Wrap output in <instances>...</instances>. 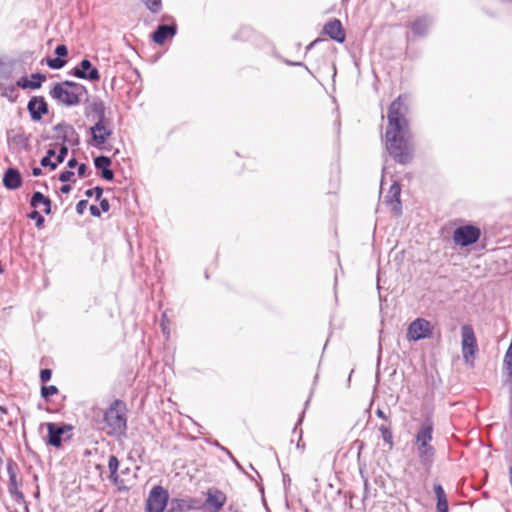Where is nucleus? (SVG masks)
Returning <instances> with one entry per match:
<instances>
[{"mask_svg":"<svg viewBox=\"0 0 512 512\" xmlns=\"http://www.w3.org/2000/svg\"><path fill=\"white\" fill-rule=\"evenodd\" d=\"M502 372L504 376L503 383L508 385L512 383V350H507L502 365Z\"/></svg>","mask_w":512,"mask_h":512,"instance_id":"obj_26","label":"nucleus"},{"mask_svg":"<svg viewBox=\"0 0 512 512\" xmlns=\"http://www.w3.org/2000/svg\"><path fill=\"white\" fill-rule=\"evenodd\" d=\"M71 191V186L69 184H63L60 187V192L63 194H68Z\"/></svg>","mask_w":512,"mask_h":512,"instance_id":"obj_57","label":"nucleus"},{"mask_svg":"<svg viewBox=\"0 0 512 512\" xmlns=\"http://www.w3.org/2000/svg\"><path fill=\"white\" fill-rule=\"evenodd\" d=\"M59 84L62 85V88H67L69 90L75 91L77 93H81L83 95L88 94L87 88L80 83H77V82H74L71 80H65L63 82H60Z\"/></svg>","mask_w":512,"mask_h":512,"instance_id":"obj_30","label":"nucleus"},{"mask_svg":"<svg viewBox=\"0 0 512 512\" xmlns=\"http://www.w3.org/2000/svg\"><path fill=\"white\" fill-rule=\"evenodd\" d=\"M94 166L96 169L102 171V169H107L111 166L112 160L110 157L105 155H99L93 160Z\"/></svg>","mask_w":512,"mask_h":512,"instance_id":"obj_32","label":"nucleus"},{"mask_svg":"<svg viewBox=\"0 0 512 512\" xmlns=\"http://www.w3.org/2000/svg\"><path fill=\"white\" fill-rule=\"evenodd\" d=\"M249 31H250V30H249L248 28H243V29L240 31V33H241V34H246V33H248Z\"/></svg>","mask_w":512,"mask_h":512,"instance_id":"obj_62","label":"nucleus"},{"mask_svg":"<svg viewBox=\"0 0 512 512\" xmlns=\"http://www.w3.org/2000/svg\"><path fill=\"white\" fill-rule=\"evenodd\" d=\"M376 415H377L379 418L383 419L386 423H389V422H390V421L388 420V417L386 416V414L384 413V411H383L382 409L378 408V409L376 410Z\"/></svg>","mask_w":512,"mask_h":512,"instance_id":"obj_54","label":"nucleus"},{"mask_svg":"<svg viewBox=\"0 0 512 512\" xmlns=\"http://www.w3.org/2000/svg\"><path fill=\"white\" fill-rule=\"evenodd\" d=\"M69 145L67 144H61L60 148H59V151H58V154L56 155V163L57 165L58 164H61L64 162L67 154H68V151H69V148H68Z\"/></svg>","mask_w":512,"mask_h":512,"instance_id":"obj_38","label":"nucleus"},{"mask_svg":"<svg viewBox=\"0 0 512 512\" xmlns=\"http://www.w3.org/2000/svg\"><path fill=\"white\" fill-rule=\"evenodd\" d=\"M99 202H100V210H101L102 212H108V211H109V209H110V204H109L108 199H106V198H102V199H101V198H100V199H99Z\"/></svg>","mask_w":512,"mask_h":512,"instance_id":"obj_50","label":"nucleus"},{"mask_svg":"<svg viewBox=\"0 0 512 512\" xmlns=\"http://www.w3.org/2000/svg\"><path fill=\"white\" fill-rule=\"evenodd\" d=\"M69 75L89 81H98L100 79L98 69L92 66L91 61L88 59L81 60L79 65L69 72Z\"/></svg>","mask_w":512,"mask_h":512,"instance_id":"obj_12","label":"nucleus"},{"mask_svg":"<svg viewBox=\"0 0 512 512\" xmlns=\"http://www.w3.org/2000/svg\"><path fill=\"white\" fill-rule=\"evenodd\" d=\"M462 336V354L466 362L469 361V357H474L478 351L477 340L473 327L469 324H464L461 327Z\"/></svg>","mask_w":512,"mask_h":512,"instance_id":"obj_6","label":"nucleus"},{"mask_svg":"<svg viewBox=\"0 0 512 512\" xmlns=\"http://www.w3.org/2000/svg\"><path fill=\"white\" fill-rule=\"evenodd\" d=\"M324 40L321 38H317L314 41H312L307 47H306V53L310 51L312 48H314L318 43L323 42Z\"/></svg>","mask_w":512,"mask_h":512,"instance_id":"obj_55","label":"nucleus"},{"mask_svg":"<svg viewBox=\"0 0 512 512\" xmlns=\"http://www.w3.org/2000/svg\"><path fill=\"white\" fill-rule=\"evenodd\" d=\"M3 185L8 190H16L22 185V176L17 168L9 167L3 175Z\"/></svg>","mask_w":512,"mask_h":512,"instance_id":"obj_20","label":"nucleus"},{"mask_svg":"<svg viewBox=\"0 0 512 512\" xmlns=\"http://www.w3.org/2000/svg\"><path fill=\"white\" fill-rule=\"evenodd\" d=\"M1 96L7 98L11 103L18 99V93L15 85H0Z\"/></svg>","mask_w":512,"mask_h":512,"instance_id":"obj_28","label":"nucleus"},{"mask_svg":"<svg viewBox=\"0 0 512 512\" xmlns=\"http://www.w3.org/2000/svg\"><path fill=\"white\" fill-rule=\"evenodd\" d=\"M127 407L120 399L113 400L105 410L103 419L108 428L107 435L121 438L127 433Z\"/></svg>","mask_w":512,"mask_h":512,"instance_id":"obj_2","label":"nucleus"},{"mask_svg":"<svg viewBox=\"0 0 512 512\" xmlns=\"http://www.w3.org/2000/svg\"><path fill=\"white\" fill-rule=\"evenodd\" d=\"M110 122H95L90 127L91 141L90 144L97 148H102L107 140L112 136L113 130L109 127Z\"/></svg>","mask_w":512,"mask_h":512,"instance_id":"obj_8","label":"nucleus"},{"mask_svg":"<svg viewBox=\"0 0 512 512\" xmlns=\"http://www.w3.org/2000/svg\"><path fill=\"white\" fill-rule=\"evenodd\" d=\"M169 503V493L161 485H155L150 490L145 501V512H164L167 511Z\"/></svg>","mask_w":512,"mask_h":512,"instance_id":"obj_3","label":"nucleus"},{"mask_svg":"<svg viewBox=\"0 0 512 512\" xmlns=\"http://www.w3.org/2000/svg\"><path fill=\"white\" fill-rule=\"evenodd\" d=\"M44 206L43 212L46 215H49L51 213V200L49 197L45 196L40 191H35L30 199V206L33 208H37L39 205Z\"/></svg>","mask_w":512,"mask_h":512,"instance_id":"obj_24","label":"nucleus"},{"mask_svg":"<svg viewBox=\"0 0 512 512\" xmlns=\"http://www.w3.org/2000/svg\"><path fill=\"white\" fill-rule=\"evenodd\" d=\"M77 165H78V162H77V159L75 157H72L71 159L68 160L67 166L70 169L75 168Z\"/></svg>","mask_w":512,"mask_h":512,"instance_id":"obj_56","label":"nucleus"},{"mask_svg":"<svg viewBox=\"0 0 512 512\" xmlns=\"http://www.w3.org/2000/svg\"><path fill=\"white\" fill-rule=\"evenodd\" d=\"M165 330H166V327L164 325V323H162V331L165 333Z\"/></svg>","mask_w":512,"mask_h":512,"instance_id":"obj_63","label":"nucleus"},{"mask_svg":"<svg viewBox=\"0 0 512 512\" xmlns=\"http://www.w3.org/2000/svg\"><path fill=\"white\" fill-rule=\"evenodd\" d=\"M77 174L79 177H84L86 175V171H87V166L86 164L84 163H81L79 165H77Z\"/></svg>","mask_w":512,"mask_h":512,"instance_id":"obj_51","label":"nucleus"},{"mask_svg":"<svg viewBox=\"0 0 512 512\" xmlns=\"http://www.w3.org/2000/svg\"><path fill=\"white\" fill-rule=\"evenodd\" d=\"M40 165L42 167H49L51 170H55L58 166L56 162L45 156L40 160Z\"/></svg>","mask_w":512,"mask_h":512,"instance_id":"obj_44","label":"nucleus"},{"mask_svg":"<svg viewBox=\"0 0 512 512\" xmlns=\"http://www.w3.org/2000/svg\"><path fill=\"white\" fill-rule=\"evenodd\" d=\"M101 177L106 181H112L114 179V172L109 168L102 169Z\"/></svg>","mask_w":512,"mask_h":512,"instance_id":"obj_47","label":"nucleus"},{"mask_svg":"<svg viewBox=\"0 0 512 512\" xmlns=\"http://www.w3.org/2000/svg\"><path fill=\"white\" fill-rule=\"evenodd\" d=\"M47 430H48V435H47L46 444L53 446L55 448H59L62 445V435H61V430L58 429V424L48 423Z\"/></svg>","mask_w":512,"mask_h":512,"instance_id":"obj_23","label":"nucleus"},{"mask_svg":"<svg viewBox=\"0 0 512 512\" xmlns=\"http://www.w3.org/2000/svg\"><path fill=\"white\" fill-rule=\"evenodd\" d=\"M56 57L64 59L68 55V48L64 44H59L55 48Z\"/></svg>","mask_w":512,"mask_h":512,"instance_id":"obj_41","label":"nucleus"},{"mask_svg":"<svg viewBox=\"0 0 512 512\" xmlns=\"http://www.w3.org/2000/svg\"><path fill=\"white\" fill-rule=\"evenodd\" d=\"M108 468L110 471L109 479L113 483H117L118 481V468H119V460L115 455H111L108 460Z\"/></svg>","mask_w":512,"mask_h":512,"instance_id":"obj_29","label":"nucleus"},{"mask_svg":"<svg viewBox=\"0 0 512 512\" xmlns=\"http://www.w3.org/2000/svg\"><path fill=\"white\" fill-rule=\"evenodd\" d=\"M368 486H369V484H368V480H367V479H364V492H365V494H367V493H368ZM365 497H366V495H364V498H365Z\"/></svg>","mask_w":512,"mask_h":512,"instance_id":"obj_61","label":"nucleus"},{"mask_svg":"<svg viewBox=\"0 0 512 512\" xmlns=\"http://www.w3.org/2000/svg\"><path fill=\"white\" fill-rule=\"evenodd\" d=\"M207 498L201 503V508L207 512H219L227 501L226 494L218 488H210L207 490Z\"/></svg>","mask_w":512,"mask_h":512,"instance_id":"obj_11","label":"nucleus"},{"mask_svg":"<svg viewBox=\"0 0 512 512\" xmlns=\"http://www.w3.org/2000/svg\"><path fill=\"white\" fill-rule=\"evenodd\" d=\"M49 95L52 99L56 100L59 104L67 107L77 106L81 102L83 94L62 88L61 84H54L50 89Z\"/></svg>","mask_w":512,"mask_h":512,"instance_id":"obj_5","label":"nucleus"},{"mask_svg":"<svg viewBox=\"0 0 512 512\" xmlns=\"http://www.w3.org/2000/svg\"><path fill=\"white\" fill-rule=\"evenodd\" d=\"M421 466L427 473L430 472L436 457V449L432 444H414Z\"/></svg>","mask_w":512,"mask_h":512,"instance_id":"obj_14","label":"nucleus"},{"mask_svg":"<svg viewBox=\"0 0 512 512\" xmlns=\"http://www.w3.org/2000/svg\"><path fill=\"white\" fill-rule=\"evenodd\" d=\"M401 186L395 181L389 188L387 194L384 197V203L391 207V210L395 215L400 216L402 214V204L400 200Z\"/></svg>","mask_w":512,"mask_h":512,"instance_id":"obj_17","label":"nucleus"},{"mask_svg":"<svg viewBox=\"0 0 512 512\" xmlns=\"http://www.w3.org/2000/svg\"><path fill=\"white\" fill-rule=\"evenodd\" d=\"M87 204H88V201L87 200H80L77 204H76V212L79 214V215H82L85 211V209L87 208Z\"/></svg>","mask_w":512,"mask_h":512,"instance_id":"obj_49","label":"nucleus"},{"mask_svg":"<svg viewBox=\"0 0 512 512\" xmlns=\"http://www.w3.org/2000/svg\"><path fill=\"white\" fill-rule=\"evenodd\" d=\"M95 512H103V509L96 510Z\"/></svg>","mask_w":512,"mask_h":512,"instance_id":"obj_64","label":"nucleus"},{"mask_svg":"<svg viewBox=\"0 0 512 512\" xmlns=\"http://www.w3.org/2000/svg\"><path fill=\"white\" fill-rule=\"evenodd\" d=\"M53 130L58 133L53 138L61 140L62 144L71 146H78L80 144V136L71 124L62 121L56 124Z\"/></svg>","mask_w":512,"mask_h":512,"instance_id":"obj_7","label":"nucleus"},{"mask_svg":"<svg viewBox=\"0 0 512 512\" xmlns=\"http://www.w3.org/2000/svg\"><path fill=\"white\" fill-rule=\"evenodd\" d=\"M7 473L9 476V479L17 478V464L12 460H8L7 462Z\"/></svg>","mask_w":512,"mask_h":512,"instance_id":"obj_39","label":"nucleus"},{"mask_svg":"<svg viewBox=\"0 0 512 512\" xmlns=\"http://www.w3.org/2000/svg\"><path fill=\"white\" fill-rule=\"evenodd\" d=\"M13 141L19 145L26 147L28 145V138L24 133L17 134L13 137Z\"/></svg>","mask_w":512,"mask_h":512,"instance_id":"obj_45","label":"nucleus"},{"mask_svg":"<svg viewBox=\"0 0 512 512\" xmlns=\"http://www.w3.org/2000/svg\"><path fill=\"white\" fill-rule=\"evenodd\" d=\"M58 393V388L55 385L42 386L41 387V397L48 401L51 396Z\"/></svg>","mask_w":512,"mask_h":512,"instance_id":"obj_35","label":"nucleus"},{"mask_svg":"<svg viewBox=\"0 0 512 512\" xmlns=\"http://www.w3.org/2000/svg\"><path fill=\"white\" fill-rule=\"evenodd\" d=\"M284 63L288 66H299V67H304L306 69V71L310 74H312V72L310 71V69L303 63V62H296V61H290L288 59H283Z\"/></svg>","mask_w":512,"mask_h":512,"instance_id":"obj_48","label":"nucleus"},{"mask_svg":"<svg viewBox=\"0 0 512 512\" xmlns=\"http://www.w3.org/2000/svg\"><path fill=\"white\" fill-rule=\"evenodd\" d=\"M215 445L220 448L222 451L226 452L229 457L231 458V460L233 461V463L236 465V467L241 470V471H244L243 467L241 466V464L237 461V459L231 454V452L225 448L224 446L220 445L218 442H215Z\"/></svg>","mask_w":512,"mask_h":512,"instance_id":"obj_43","label":"nucleus"},{"mask_svg":"<svg viewBox=\"0 0 512 512\" xmlns=\"http://www.w3.org/2000/svg\"><path fill=\"white\" fill-rule=\"evenodd\" d=\"M408 107L402 96H398L388 108V127L385 132L386 149L395 162L406 165L413 159L409 144V123L406 119Z\"/></svg>","mask_w":512,"mask_h":512,"instance_id":"obj_1","label":"nucleus"},{"mask_svg":"<svg viewBox=\"0 0 512 512\" xmlns=\"http://www.w3.org/2000/svg\"><path fill=\"white\" fill-rule=\"evenodd\" d=\"M431 23V18L426 15H423L416 18L413 22H411L410 28L414 36L425 37L428 34V30Z\"/></svg>","mask_w":512,"mask_h":512,"instance_id":"obj_21","label":"nucleus"},{"mask_svg":"<svg viewBox=\"0 0 512 512\" xmlns=\"http://www.w3.org/2000/svg\"><path fill=\"white\" fill-rule=\"evenodd\" d=\"M146 8L153 14L158 13L162 8L161 0H141Z\"/></svg>","mask_w":512,"mask_h":512,"instance_id":"obj_33","label":"nucleus"},{"mask_svg":"<svg viewBox=\"0 0 512 512\" xmlns=\"http://www.w3.org/2000/svg\"><path fill=\"white\" fill-rule=\"evenodd\" d=\"M106 106L103 100L99 97H94L92 101L88 102L84 109V116L88 120H95V122H110L106 117Z\"/></svg>","mask_w":512,"mask_h":512,"instance_id":"obj_10","label":"nucleus"},{"mask_svg":"<svg viewBox=\"0 0 512 512\" xmlns=\"http://www.w3.org/2000/svg\"><path fill=\"white\" fill-rule=\"evenodd\" d=\"M54 156H56V151L52 148L48 149L45 157L52 159V157H54Z\"/></svg>","mask_w":512,"mask_h":512,"instance_id":"obj_59","label":"nucleus"},{"mask_svg":"<svg viewBox=\"0 0 512 512\" xmlns=\"http://www.w3.org/2000/svg\"><path fill=\"white\" fill-rule=\"evenodd\" d=\"M11 73H12L11 66L8 65L7 63H5L0 58V78L1 79H8L10 77Z\"/></svg>","mask_w":512,"mask_h":512,"instance_id":"obj_37","label":"nucleus"},{"mask_svg":"<svg viewBox=\"0 0 512 512\" xmlns=\"http://www.w3.org/2000/svg\"><path fill=\"white\" fill-rule=\"evenodd\" d=\"M379 431L381 433L382 440L385 444L389 446L390 449L393 448L394 442H393V433L391 428V422L384 423L379 426Z\"/></svg>","mask_w":512,"mask_h":512,"instance_id":"obj_27","label":"nucleus"},{"mask_svg":"<svg viewBox=\"0 0 512 512\" xmlns=\"http://www.w3.org/2000/svg\"><path fill=\"white\" fill-rule=\"evenodd\" d=\"M434 493L437 498V512H448V501L446 493L441 484H434L433 486Z\"/></svg>","mask_w":512,"mask_h":512,"instance_id":"obj_25","label":"nucleus"},{"mask_svg":"<svg viewBox=\"0 0 512 512\" xmlns=\"http://www.w3.org/2000/svg\"><path fill=\"white\" fill-rule=\"evenodd\" d=\"M434 422L431 417H425L414 436V444H432Z\"/></svg>","mask_w":512,"mask_h":512,"instance_id":"obj_16","label":"nucleus"},{"mask_svg":"<svg viewBox=\"0 0 512 512\" xmlns=\"http://www.w3.org/2000/svg\"><path fill=\"white\" fill-rule=\"evenodd\" d=\"M89 210H90V213H91V215L93 217H100L101 216V210L96 205H91Z\"/></svg>","mask_w":512,"mask_h":512,"instance_id":"obj_52","label":"nucleus"},{"mask_svg":"<svg viewBox=\"0 0 512 512\" xmlns=\"http://www.w3.org/2000/svg\"><path fill=\"white\" fill-rule=\"evenodd\" d=\"M46 63L49 68L54 69V70H59L66 65L67 61L65 59L55 57V58H47Z\"/></svg>","mask_w":512,"mask_h":512,"instance_id":"obj_34","label":"nucleus"},{"mask_svg":"<svg viewBox=\"0 0 512 512\" xmlns=\"http://www.w3.org/2000/svg\"><path fill=\"white\" fill-rule=\"evenodd\" d=\"M58 429L61 430V435L63 436L67 431L72 429V426L66 423L58 424Z\"/></svg>","mask_w":512,"mask_h":512,"instance_id":"obj_53","label":"nucleus"},{"mask_svg":"<svg viewBox=\"0 0 512 512\" xmlns=\"http://www.w3.org/2000/svg\"><path fill=\"white\" fill-rule=\"evenodd\" d=\"M27 217L31 220H34L35 221V226L37 228H42L44 226V222H45V219L44 217L41 215L40 212H38L37 210H33L31 211Z\"/></svg>","mask_w":512,"mask_h":512,"instance_id":"obj_36","label":"nucleus"},{"mask_svg":"<svg viewBox=\"0 0 512 512\" xmlns=\"http://www.w3.org/2000/svg\"><path fill=\"white\" fill-rule=\"evenodd\" d=\"M177 33V25L171 24H160L156 28V30L152 33V40L158 44L162 45L166 41L167 38H171L175 36Z\"/></svg>","mask_w":512,"mask_h":512,"instance_id":"obj_19","label":"nucleus"},{"mask_svg":"<svg viewBox=\"0 0 512 512\" xmlns=\"http://www.w3.org/2000/svg\"><path fill=\"white\" fill-rule=\"evenodd\" d=\"M73 176L74 172L72 170H64L59 174L58 179L59 181L66 183L71 181Z\"/></svg>","mask_w":512,"mask_h":512,"instance_id":"obj_42","label":"nucleus"},{"mask_svg":"<svg viewBox=\"0 0 512 512\" xmlns=\"http://www.w3.org/2000/svg\"><path fill=\"white\" fill-rule=\"evenodd\" d=\"M8 491L15 500H22L24 498L23 493L18 489L17 478L9 479Z\"/></svg>","mask_w":512,"mask_h":512,"instance_id":"obj_31","label":"nucleus"},{"mask_svg":"<svg viewBox=\"0 0 512 512\" xmlns=\"http://www.w3.org/2000/svg\"><path fill=\"white\" fill-rule=\"evenodd\" d=\"M323 33L330 37V39L343 43L346 39L345 30L339 19H330L323 27Z\"/></svg>","mask_w":512,"mask_h":512,"instance_id":"obj_18","label":"nucleus"},{"mask_svg":"<svg viewBox=\"0 0 512 512\" xmlns=\"http://www.w3.org/2000/svg\"><path fill=\"white\" fill-rule=\"evenodd\" d=\"M32 175L35 177H38L42 175V169L40 167H33L32 168Z\"/></svg>","mask_w":512,"mask_h":512,"instance_id":"obj_58","label":"nucleus"},{"mask_svg":"<svg viewBox=\"0 0 512 512\" xmlns=\"http://www.w3.org/2000/svg\"><path fill=\"white\" fill-rule=\"evenodd\" d=\"M102 194H103V188L100 187V186H96L94 188L87 189L85 191V196L86 197L90 198L93 195H95L96 200H99L101 198Z\"/></svg>","mask_w":512,"mask_h":512,"instance_id":"obj_40","label":"nucleus"},{"mask_svg":"<svg viewBox=\"0 0 512 512\" xmlns=\"http://www.w3.org/2000/svg\"><path fill=\"white\" fill-rule=\"evenodd\" d=\"M200 508L201 502L196 498H169L167 512H189Z\"/></svg>","mask_w":512,"mask_h":512,"instance_id":"obj_13","label":"nucleus"},{"mask_svg":"<svg viewBox=\"0 0 512 512\" xmlns=\"http://www.w3.org/2000/svg\"><path fill=\"white\" fill-rule=\"evenodd\" d=\"M32 79H37V82L30 81L26 76L19 78L16 85L21 89L36 90L42 86V82L46 80V75L40 72L31 74Z\"/></svg>","mask_w":512,"mask_h":512,"instance_id":"obj_22","label":"nucleus"},{"mask_svg":"<svg viewBox=\"0 0 512 512\" xmlns=\"http://www.w3.org/2000/svg\"><path fill=\"white\" fill-rule=\"evenodd\" d=\"M27 110L31 119L38 122L48 113V103L43 96H32L28 101Z\"/></svg>","mask_w":512,"mask_h":512,"instance_id":"obj_15","label":"nucleus"},{"mask_svg":"<svg viewBox=\"0 0 512 512\" xmlns=\"http://www.w3.org/2000/svg\"><path fill=\"white\" fill-rule=\"evenodd\" d=\"M304 413H305L304 411L301 413V415H300V417H299V419H298V421H297V423H296V425L294 427L293 432H296L297 429H298V426L302 423L303 418H304Z\"/></svg>","mask_w":512,"mask_h":512,"instance_id":"obj_60","label":"nucleus"},{"mask_svg":"<svg viewBox=\"0 0 512 512\" xmlns=\"http://www.w3.org/2000/svg\"><path fill=\"white\" fill-rule=\"evenodd\" d=\"M481 237V230L473 224H466L457 227L453 231L452 239L455 245L468 247L476 244Z\"/></svg>","mask_w":512,"mask_h":512,"instance_id":"obj_4","label":"nucleus"},{"mask_svg":"<svg viewBox=\"0 0 512 512\" xmlns=\"http://www.w3.org/2000/svg\"><path fill=\"white\" fill-rule=\"evenodd\" d=\"M432 334L430 322L423 318L412 321L407 329V337L412 341L429 338Z\"/></svg>","mask_w":512,"mask_h":512,"instance_id":"obj_9","label":"nucleus"},{"mask_svg":"<svg viewBox=\"0 0 512 512\" xmlns=\"http://www.w3.org/2000/svg\"><path fill=\"white\" fill-rule=\"evenodd\" d=\"M52 377V370L49 368H44L40 371V380L45 383L48 382Z\"/></svg>","mask_w":512,"mask_h":512,"instance_id":"obj_46","label":"nucleus"}]
</instances>
